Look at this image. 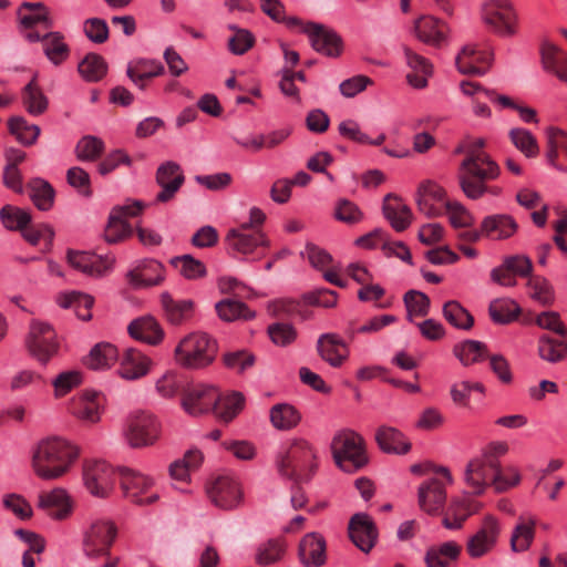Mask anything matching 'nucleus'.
<instances>
[{
  "instance_id": "obj_1",
  "label": "nucleus",
  "mask_w": 567,
  "mask_h": 567,
  "mask_svg": "<svg viewBox=\"0 0 567 567\" xmlns=\"http://www.w3.org/2000/svg\"><path fill=\"white\" fill-rule=\"evenodd\" d=\"M80 456V449L61 436L40 440L32 449L31 466L44 481H55L66 475Z\"/></svg>"
},
{
  "instance_id": "obj_2",
  "label": "nucleus",
  "mask_w": 567,
  "mask_h": 567,
  "mask_svg": "<svg viewBox=\"0 0 567 567\" xmlns=\"http://www.w3.org/2000/svg\"><path fill=\"white\" fill-rule=\"evenodd\" d=\"M501 174L498 164L484 151H466L465 158L458 168V184L464 195L473 200L485 194L497 195L498 187H488L487 183L495 181Z\"/></svg>"
},
{
  "instance_id": "obj_3",
  "label": "nucleus",
  "mask_w": 567,
  "mask_h": 567,
  "mask_svg": "<svg viewBox=\"0 0 567 567\" xmlns=\"http://www.w3.org/2000/svg\"><path fill=\"white\" fill-rule=\"evenodd\" d=\"M512 480L504 478L499 461L489 455H480L470 461L465 467L464 480L473 495H481L488 485L497 492H504L520 482V474L516 467H509Z\"/></svg>"
},
{
  "instance_id": "obj_4",
  "label": "nucleus",
  "mask_w": 567,
  "mask_h": 567,
  "mask_svg": "<svg viewBox=\"0 0 567 567\" xmlns=\"http://www.w3.org/2000/svg\"><path fill=\"white\" fill-rule=\"evenodd\" d=\"M276 467L281 476L310 480L318 468L317 450L306 439H293L288 451L277 455Z\"/></svg>"
},
{
  "instance_id": "obj_5",
  "label": "nucleus",
  "mask_w": 567,
  "mask_h": 567,
  "mask_svg": "<svg viewBox=\"0 0 567 567\" xmlns=\"http://www.w3.org/2000/svg\"><path fill=\"white\" fill-rule=\"evenodd\" d=\"M330 451L334 464L344 473H354L369 462L365 441L352 429L338 430L331 439Z\"/></svg>"
},
{
  "instance_id": "obj_6",
  "label": "nucleus",
  "mask_w": 567,
  "mask_h": 567,
  "mask_svg": "<svg viewBox=\"0 0 567 567\" xmlns=\"http://www.w3.org/2000/svg\"><path fill=\"white\" fill-rule=\"evenodd\" d=\"M217 349V341L213 337L194 331L179 340L174 349V360L185 369H204L214 362Z\"/></svg>"
},
{
  "instance_id": "obj_7",
  "label": "nucleus",
  "mask_w": 567,
  "mask_h": 567,
  "mask_svg": "<svg viewBox=\"0 0 567 567\" xmlns=\"http://www.w3.org/2000/svg\"><path fill=\"white\" fill-rule=\"evenodd\" d=\"M163 433L161 419L150 411L132 413L123 427V437L132 449H145L155 445Z\"/></svg>"
},
{
  "instance_id": "obj_8",
  "label": "nucleus",
  "mask_w": 567,
  "mask_h": 567,
  "mask_svg": "<svg viewBox=\"0 0 567 567\" xmlns=\"http://www.w3.org/2000/svg\"><path fill=\"white\" fill-rule=\"evenodd\" d=\"M117 537L116 524L106 517H92L82 529V550L91 559L109 556Z\"/></svg>"
},
{
  "instance_id": "obj_9",
  "label": "nucleus",
  "mask_w": 567,
  "mask_h": 567,
  "mask_svg": "<svg viewBox=\"0 0 567 567\" xmlns=\"http://www.w3.org/2000/svg\"><path fill=\"white\" fill-rule=\"evenodd\" d=\"M82 477L86 491L94 497L106 498L114 488L115 472L105 461H85Z\"/></svg>"
},
{
  "instance_id": "obj_10",
  "label": "nucleus",
  "mask_w": 567,
  "mask_h": 567,
  "mask_svg": "<svg viewBox=\"0 0 567 567\" xmlns=\"http://www.w3.org/2000/svg\"><path fill=\"white\" fill-rule=\"evenodd\" d=\"M28 348L33 358L41 364H47L59 349L55 332L51 324L33 321L30 326Z\"/></svg>"
},
{
  "instance_id": "obj_11",
  "label": "nucleus",
  "mask_w": 567,
  "mask_h": 567,
  "mask_svg": "<svg viewBox=\"0 0 567 567\" xmlns=\"http://www.w3.org/2000/svg\"><path fill=\"white\" fill-rule=\"evenodd\" d=\"M121 484L125 497L135 504H151L158 498V494L153 489L155 481L150 475L124 468Z\"/></svg>"
},
{
  "instance_id": "obj_12",
  "label": "nucleus",
  "mask_w": 567,
  "mask_h": 567,
  "mask_svg": "<svg viewBox=\"0 0 567 567\" xmlns=\"http://www.w3.org/2000/svg\"><path fill=\"white\" fill-rule=\"evenodd\" d=\"M207 495L210 502L221 509L237 508L244 499V493L239 481L233 476L224 475L215 478L207 486Z\"/></svg>"
},
{
  "instance_id": "obj_13",
  "label": "nucleus",
  "mask_w": 567,
  "mask_h": 567,
  "mask_svg": "<svg viewBox=\"0 0 567 567\" xmlns=\"http://www.w3.org/2000/svg\"><path fill=\"white\" fill-rule=\"evenodd\" d=\"M305 34L318 53L329 58H338L341 54L342 39L333 29L320 23H311L305 30Z\"/></svg>"
},
{
  "instance_id": "obj_14",
  "label": "nucleus",
  "mask_w": 567,
  "mask_h": 567,
  "mask_svg": "<svg viewBox=\"0 0 567 567\" xmlns=\"http://www.w3.org/2000/svg\"><path fill=\"white\" fill-rule=\"evenodd\" d=\"M246 225L240 228L230 229L225 237L227 251L233 256H246L256 250L257 247H268L269 240L264 233L249 234L246 231Z\"/></svg>"
},
{
  "instance_id": "obj_15",
  "label": "nucleus",
  "mask_w": 567,
  "mask_h": 567,
  "mask_svg": "<svg viewBox=\"0 0 567 567\" xmlns=\"http://www.w3.org/2000/svg\"><path fill=\"white\" fill-rule=\"evenodd\" d=\"M499 535L498 522L487 516L481 527L466 543V550L472 558H480L488 554L496 545Z\"/></svg>"
},
{
  "instance_id": "obj_16",
  "label": "nucleus",
  "mask_w": 567,
  "mask_h": 567,
  "mask_svg": "<svg viewBox=\"0 0 567 567\" xmlns=\"http://www.w3.org/2000/svg\"><path fill=\"white\" fill-rule=\"evenodd\" d=\"M218 390L213 385L197 384L186 391L182 406L186 413L198 416L208 413L217 403Z\"/></svg>"
},
{
  "instance_id": "obj_17",
  "label": "nucleus",
  "mask_w": 567,
  "mask_h": 567,
  "mask_svg": "<svg viewBox=\"0 0 567 567\" xmlns=\"http://www.w3.org/2000/svg\"><path fill=\"white\" fill-rule=\"evenodd\" d=\"M66 258L73 269L91 277H102L106 275L114 265L113 257L100 256L87 251L69 250Z\"/></svg>"
},
{
  "instance_id": "obj_18",
  "label": "nucleus",
  "mask_w": 567,
  "mask_h": 567,
  "mask_svg": "<svg viewBox=\"0 0 567 567\" xmlns=\"http://www.w3.org/2000/svg\"><path fill=\"white\" fill-rule=\"evenodd\" d=\"M38 507L55 520L68 519L73 512V499L62 487L43 492L38 496Z\"/></svg>"
},
{
  "instance_id": "obj_19",
  "label": "nucleus",
  "mask_w": 567,
  "mask_h": 567,
  "mask_svg": "<svg viewBox=\"0 0 567 567\" xmlns=\"http://www.w3.org/2000/svg\"><path fill=\"white\" fill-rule=\"evenodd\" d=\"M184 182L185 176L179 164L173 161L161 164L156 171V183L161 187L156 200L166 203L173 199Z\"/></svg>"
},
{
  "instance_id": "obj_20",
  "label": "nucleus",
  "mask_w": 567,
  "mask_h": 567,
  "mask_svg": "<svg viewBox=\"0 0 567 567\" xmlns=\"http://www.w3.org/2000/svg\"><path fill=\"white\" fill-rule=\"evenodd\" d=\"M117 360H120L117 374L126 381L144 378L153 367V360L134 348L126 349Z\"/></svg>"
},
{
  "instance_id": "obj_21",
  "label": "nucleus",
  "mask_w": 567,
  "mask_h": 567,
  "mask_svg": "<svg viewBox=\"0 0 567 567\" xmlns=\"http://www.w3.org/2000/svg\"><path fill=\"white\" fill-rule=\"evenodd\" d=\"M349 536L360 550L369 553L377 543L378 529L369 515L358 513L349 522Z\"/></svg>"
},
{
  "instance_id": "obj_22",
  "label": "nucleus",
  "mask_w": 567,
  "mask_h": 567,
  "mask_svg": "<svg viewBox=\"0 0 567 567\" xmlns=\"http://www.w3.org/2000/svg\"><path fill=\"white\" fill-rule=\"evenodd\" d=\"M298 556L303 567H321L327 560V542L316 532L306 534L298 548Z\"/></svg>"
},
{
  "instance_id": "obj_23",
  "label": "nucleus",
  "mask_w": 567,
  "mask_h": 567,
  "mask_svg": "<svg viewBox=\"0 0 567 567\" xmlns=\"http://www.w3.org/2000/svg\"><path fill=\"white\" fill-rule=\"evenodd\" d=\"M202 462L203 454L199 450H189L182 458L174 461L168 467L174 487L183 493L190 492L189 488H185L183 485L190 482L192 473L200 466Z\"/></svg>"
},
{
  "instance_id": "obj_24",
  "label": "nucleus",
  "mask_w": 567,
  "mask_h": 567,
  "mask_svg": "<svg viewBox=\"0 0 567 567\" xmlns=\"http://www.w3.org/2000/svg\"><path fill=\"white\" fill-rule=\"evenodd\" d=\"M484 238L493 241L508 240L518 231L516 219L509 214H492L482 219Z\"/></svg>"
},
{
  "instance_id": "obj_25",
  "label": "nucleus",
  "mask_w": 567,
  "mask_h": 567,
  "mask_svg": "<svg viewBox=\"0 0 567 567\" xmlns=\"http://www.w3.org/2000/svg\"><path fill=\"white\" fill-rule=\"evenodd\" d=\"M415 37L427 45L441 48L447 41L449 27L441 20L424 16L414 21Z\"/></svg>"
},
{
  "instance_id": "obj_26",
  "label": "nucleus",
  "mask_w": 567,
  "mask_h": 567,
  "mask_svg": "<svg viewBox=\"0 0 567 567\" xmlns=\"http://www.w3.org/2000/svg\"><path fill=\"white\" fill-rule=\"evenodd\" d=\"M103 396L95 391H84L71 404V413L85 424H94L101 420Z\"/></svg>"
},
{
  "instance_id": "obj_27",
  "label": "nucleus",
  "mask_w": 567,
  "mask_h": 567,
  "mask_svg": "<svg viewBox=\"0 0 567 567\" xmlns=\"http://www.w3.org/2000/svg\"><path fill=\"white\" fill-rule=\"evenodd\" d=\"M415 200L422 214L434 217L442 213V205L446 203L445 192L436 183L426 181L419 186Z\"/></svg>"
},
{
  "instance_id": "obj_28",
  "label": "nucleus",
  "mask_w": 567,
  "mask_h": 567,
  "mask_svg": "<svg viewBox=\"0 0 567 567\" xmlns=\"http://www.w3.org/2000/svg\"><path fill=\"white\" fill-rule=\"evenodd\" d=\"M547 163L558 171L567 172V132L558 127H548L545 131Z\"/></svg>"
},
{
  "instance_id": "obj_29",
  "label": "nucleus",
  "mask_w": 567,
  "mask_h": 567,
  "mask_svg": "<svg viewBox=\"0 0 567 567\" xmlns=\"http://www.w3.org/2000/svg\"><path fill=\"white\" fill-rule=\"evenodd\" d=\"M318 352L332 368H339L349 357L346 342L336 333H323L317 341Z\"/></svg>"
},
{
  "instance_id": "obj_30",
  "label": "nucleus",
  "mask_w": 567,
  "mask_h": 567,
  "mask_svg": "<svg viewBox=\"0 0 567 567\" xmlns=\"http://www.w3.org/2000/svg\"><path fill=\"white\" fill-rule=\"evenodd\" d=\"M375 442L379 449L386 454L405 455L411 451V442L396 427L381 425L375 431Z\"/></svg>"
},
{
  "instance_id": "obj_31",
  "label": "nucleus",
  "mask_w": 567,
  "mask_h": 567,
  "mask_svg": "<svg viewBox=\"0 0 567 567\" xmlns=\"http://www.w3.org/2000/svg\"><path fill=\"white\" fill-rule=\"evenodd\" d=\"M127 278L136 288L157 286L164 280V267L157 260L145 259L128 271Z\"/></svg>"
},
{
  "instance_id": "obj_32",
  "label": "nucleus",
  "mask_w": 567,
  "mask_h": 567,
  "mask_svg": "<svg viewBox=\"0 0 567 567\" xmlns=\"http://www.w3.org/2000/svg\"><path fill=\"white\" fill-rule=\"evenodd\" d=\"M130 336L138 341L151 346L159 344L165 332L157 320L151 316L133 320L127 327Z\"/></svg>"
},
{
  "instance_id": "obj_33",
  "label": "nucleus",
  "mask_w": 567,
  "mask_h": 567,
  "mask_svg": "<svg viewBox=\"0 0 567 567\" xmlns=\"http://www.w3.org/2000/svg\"><path fill=\"white\" fill-rule=\"evenodd\" d=\"M478 509V504L470 496L464 495L451 502L442 519L447 529H460L464 522Z\"/></svg>"
},
{
  "instance_id": "obj_34",
  "label": "nucleus",
  "mask_w": 567,
  "mask_h": 567,
  "mask_svg": "<svg viewBox=\"0 0 567 567\" xmlns=\"http://www.w3.org/2000/svg\"><path fill=\"white\" fill-rule=\"evenodd\" d=\"M445 499V486L437 478H431L419 487L420 507L429 514L437 513L443 507Z\"/></svg>"
},
{
  "instance_id": "obj_35",
  "label": "nucleus",
  "mask_w": 567,
  "mask_h": 567,
  "mask_svg": "<svg viewBox=\"0 0 567 567\" xmlns=\"http://www.w3.org/2000/svg\"><path fill=\"white\" fill-rule=\"evenodd\" d=\"M383 215L396 231L405 230L412 223V212L400 198L386 195L383 203Z\"/></svg>"
},
{
  "instance_id": "obj_36",
  "label": "nucleus",
  "mask_w": 567,
  "mask_h": 567,
  "mask_svg": "<svg viewBox=\"0 0 567 567\" xmlns=\"http://www.w3.org/2000/svg\"><path fill=\"white\" fill-rule=\"evenodd\" d=\"M403 51L406 63L413 71L406 75L409 84L415 89H424L427 85L429 76L433 72L432 64L426 58L413 52L409 48H404Z\"/></svg>"
},
{
  "instance_id": "obj_37",
  "label": "nucleus",
  "mask_w": 567,
  "mask_h": 567,
  "mask_svg": "<svg viewBox=\"0 0 567 567\" xmlns=\"http://www.w3.org/2000/svg\"><path fill=\"white\" fill-rule=\"evenodd\" d=\"M462 547L454 540L433 545L426 549L424 561L426 567H450L461 555Z\"/></svg>"
},
{
  "instance_id": "obj_38",
  "label": "nucleus",
  "mask_w": 567,
  "mask_h": 567,
  "mask_svg": "<svg viewBox=\"0 0 567 567\" xmlns=\"http://www.w3.org/2000/svg\"><path fill=\"white\" fill-rule=\"evenodd\" d=\"M161 305L166 320L174 326L189 319L194 309V302L190 299L175 300L168 292L161 295Z\"/></svg>"
},
{
  "instance_id": "obj_39",
  "label": "nucleus",
  "mask_w": 567,
  "mask_h": 567,
  "mask_svg": "<svg viewBox=\"0 0 567 567\" xmlns=\"http://www.w3.org/2000/svg\"><path fill=\"white\" fill-rule=\"evenodd\" d=\"M540 53L544 69L567 82V53L549 41L543 42Z\"/></svg>"
},
{
  "instance_id": "obj_40",
  "label": "nucleus",
  "mask_w": 567,
  "mask_h": 567,
  "mask_svg": "<svg viewBox=\"0 0 567 567\" xmlns=\"http://www.w3.org/2000/svg\"><path fill=\"white\" fill-rule=\"evenodd\" d=\"M118 359L115 346L109 342L95 344L84 359V364L91 370L110 369Z\"/></svg>"
},
{
  "instance_id": "obj_41",
  "label": "nucleus",
  "mask_w": 567,
  "mask_h": 567,
  "mask_svg": "<svg viewBox=\"0 0 567 567\" xmlns=\"http://www.w3.org/2000/svg\"><path fill=\"white\" fill-rule=\"evenodd\" d=\"M269 419L276 430L289 431L300 423L301 414L289 403H278L270 408Z\"/></svg>"
},
{
  "instance_id": "obj_42",
  "label": "nucleus",
  "mask_w": 567,
  "mask_h": 567,
  "mask_svg": "<svg viewBox=\"0 0 567 567\" xmlns=\"http://www.w3.org/2000/svg\"><path fill=\"white\" fill-rule=\"evenodd\" d=\"M535 517L519 516L511 536V547L513 551H525L530 547L535 536Z\"/></svg>"
},
{
  "instance_id": "obj_43",
  "label": "nucleus",
  "mask_w": 567,
  "mask_h": 567,
  "mask_svg": "<svg viewBox=\"0 0 567 567\" xmlns=\"http://www.w3.org/2000/svg\"><path fill=\"white\" fill-rule=\"evenodd\" d=\"M61 308H73L79 319L87 321L92 318L91 308L94 303L92 296L79 291L61 293L56 298Z\"/></svg>"
},
{
  "instance_id": "obj_44",
  "label": "nucleus",
  "mask_w": 567,
  "mask_h": 567,
  "mask_svg": "<svg viewBox=\"0 0 567 567\" xmlns=\"http://www.w3.org/2000/svg\"><path fill=\"white\" fill-rule=\"evenodd\" d=\"M538 354L549 363L563 361L567 355V334L556 339L547 334L540 336L538 339Z\"/></svg>"
},
{
  "instance_id": "obj_45",
  "label": "nucleus",
  "mask_w": 567,
  "mask_h": 567,
  "mask_svg": "<svg viewBox=\"0 0 567 567\" xmlns=\"http://www.w3.org/2000/svg\"><path fill=\"white\" fill-rule=\"evenodd\" d=\"M486 22L501 35H512L515 33L516 13L508 1H502L497 10L486 18Z\"/></svg>"
},
{
  "instance_id": "obj_46",
  "label": "nucleus",
  "mask_w": 567,
  "mask_h": 567,
  "mask_svg": "<svg viewBox=\"0 0 567 567\" xmlns=\"http://www.w3.org/2000/svg\"><path fill=\"white\" fill-rule=\"evenodd\" d=\"M28 188L30 198L38 209L48 212L53 207L55 190L48 181L40 177L32 178Z\"/></svg>"
},
{
  "instance_id": "obj_47",
  "label": "nucleus",
  "mask_w": 567,
  "mask_h": 567,
  "mask_svg": "<svg viewBox=\"0 0 567 567\" xmlns=\"http://www.w3.org/2000/svg\"><path fill=\"white\" fill-rule=\"evenodd\" d=\"M22 8L29 10L28 13L19 11L20 22L24 29H49L52 27L53 22L49 16V10L43 3H23Z\"/></svg>"
},
{
  "instance_id": "obj_48",
  "label": "nucleus",
  "mask_w": 567,
  "mask_h": 567,
  "mask_svg": "<svg viewBox=\"0 0 567 567\" xmlns=\"http://www.w3.org/2000/svg\"><path fill=\"white\" fill-rule=\"evenodd\" d=\"M43 51L48 60L54 65L62 64L70 54V48L60 32L43 34Z\"/></svg>"
},
{
  "instance_id": "obj_49",
  "label": "nucleus",
  "mask_w": 567,
  "mask_h": 567,
  "mask_svg": "<svg viewBox=\"0 0 567 567\" xmlns=\"http://www.w3.org/2000/svg\"><path fill=\"white\" fill-rule=\"evenodd\" d=\"M22 103L27 112L33 116L43 114L49 105L48 97L34 80L30 81L24 86L22 92Z\"/></svg>"
},
{
  "instance_id": "obj_50",
  "label": "nucleus",
  "mask_w": 567,
  "mask_h": 567,
  "mask_svg": "<svg viewBox=\"0 0 567 567\" xmlns=\"http://www.w3.org/2000/svg\"><path fill=\"white\" fill-rule=\"evenodd\" d=\"M453 353L466 367L482 361L487 351L486 346L481 341L464 340L453 347Z\"/></svg>"
},
{
  "instance_id": "obj_51",
  "label": "nucleus",
  "mask_w": 567,
  "mask_h": 567,
  "mask_svg": "<svg viewBox=\"0 0 567 567\" xmlns=\"http://www.w3.org/2000/svg\"><path fill=\"white\" fill-rule=\"evenodd\" d=\"M218 317L227 322L238 319L249 320L255 318V311L250 310L244 302L234 299H224L215 306Z\"/></svg>"
},
{
  "instance_id": "obj_52",
  "label": "nucleus",
  "mask_w": 567,
  "mask_h": 567,
  "mask_svg": "<svg viewBox=\"0 0 567 567\" xmlns=\"http://www.w3.org/2000/svg\"><path fill=\"white\" fill-rule=\"evenodd\" d=\"M488 311L494 322L505 324L519 316L520 308L513 299L499 298L489 303Z\"/></svg>"
},
{
  "instance_id": "obj_53",
  "label": "nucleus",
  "mask_w": 567,
  "mask_h": 567,
  "mask_svg": "<svg viewBox=\"0 0 567 567\" xmlns=\"http://www.w3.org/2000/svg\"><path fill=\"white\" fill-rule=\"evenodd\" d=\"M243 406L244 396L238 392H234L225 396L218 394L217 403L212 411L221 421L229 422L239 413Z\"/></svg>"
},
{
  "instance_id": "obj_54",
  "label": "nucleus",
  "mask_w": 567,
  "mask_h": 567,
  "mask_svg": "<svg viewBox=\"0 0 567 567\" xmlns=\"http://www.w3.org/2000/svg\"><path fill=\"white\" fill-rule=\"evenodd\" d=\"M8 125L10 133L25 146L33 145L41 132L37 124H30L25 118L21 116L10 118Z\"/></svg>"
},
{
  "instance_id": "obj_55",
  "label": "nucleus",
  "mask_w": 567,
  "mask_h": 567,
  "mask_svg": "<svg viewBox=\"0 0 567 567\" xmlns=\"http://www.w3.org/2000/svg\"><path fill=\"white\" fill-rule=\"evenodd\" d=\"M443 316L456 329L470 330L474 323L472 315L455 300L443 306Z\"/></svg>"
},
{
  "instance_id": "obj_56",
  "label": "nucleus",
  "mask_w": 567,
  "mask_h": 567,
  "mask_svg": "<svg viewBox=\"0 0 567 567\" xmlns=\"http://www.w3.org/2000/svg\"><path fill=\"white\" fill-rule=\"evenodd\" d=\"M78 70L85 81L97 82L106 74L107 65L101 55L91 53L79 63Z\"/></svg>"
},
{
  "instance_id": "obj_57",
  "label": "nucleus",
  "mask_w": 567,
  "mask_h": 567,
  "mask_svg": "<svg viewBox=\"0 0 567 567\" xmlns=\"http://www.w3.org/2000/svg\"><path fill=\"white\" fill-rule=\"evenodd\" d=\"M508 135L514 146L522 152L525 157L534 158L539 154V146L536 137L526 128H512Z\"/></svg>"
},
{
  "instance_id": "obj_58",
  "label": "nucleus",
  "mask_w": 567,
  "mask_h": 567,
  "mask_svg": "<svg viewBox=\"0 0 567 567\" xmlns=\"http://www.w3.org/2000/svg\"><path fill=\"white\" fill-rule=\"evenodd\" d=\"M403 301L406 308L409 321H413V317H424L430 312V299L421 291H408L404 295Z\"/></svg>"
},
{
  "instance_id": "obj_59",
  "label": "nucleus",
  "mask_w": 567,
  "mask_h": 567,
  "mask_svg": "<svg viewBox=\"0 0 567 567\" xmlns=\"http://www.w3.org/2000/svg\"><path fill=\"white\" fill-rule=\"evenodd\" d=\"M172 264L179 270L186 279L196 280L206 276V266L190 255L175 257Z\"/></svg>"
},
{
  "instance_id": "obj_60",
  "label": "nucleus",
  "mask_w": 567,
  "mask_h": 567,
  "mask_svg": "<svg viewBox=\"0 0 567 567\" xmlns=\"http://www.w3.org/2000/svg\"><path fill=\"white\" fill-rule=\"evenodd\" d=\"M104 151V142L92 135L83 136L76 144L75 153L80 161L93 162Z\"/></svg>"
},
{
  "instance_id": "obj_61",
  "label": "nucleus",
  "mask_w": 567,
  "mask_h": 567,
  "mask_svg": "<svg viewBox=\"0 0 567 567\" xmlns=\"http://www.w3.org/2000/svg\"><path fill=\"white\" fill-rule=\"evenodd\" d=\"M0 219L7 229L17 230L23 229L31 221V216L24 209L6 205L0 209Z\"/></svg>"
},
{
  "instance_id": "obj_62",
  "label": "nucleus",
  "mask_w": 567,
  "mask_h": 567,
  "mask_svg": "<svg viewBox=\"0 0 567 567\" xmlns=\"http://www.w3.org/2000/svg\"><path fill=\"white\" fill-rule=\"evenodd\" d=\"M83 381V375L79 370H68L59 373L52 381L54 395L61 398L66 395Z\"/></svg>"
},
{
  "instance_id": "obj_63",
  "label": "nucleus",
  "mask_w": 567,
  "mask_h": 567,
  "mask_svg": "<svg viewBox=\"0 0 567 567\" xmlns=\"http://www.w3.org/2000/svg\"><path fill=\"white\" fill-rule=\"evenodd\" d=\"M132 235V227L126 220L109 215V221L104 230V238L109 244H117Z\"/></svg>"
},
{
  "instance_id": "obj_64",
  "label": "nucleus",
  "mask_w": 567,
  "mask_h": 567,
  "mask_svg": "<svg viewBox=\"0 0 567 567\" xmlns=\"http://www.w3.org/2000/svg\"><path fill=\"white\" fill-rule=\"evenodd\" d=\"M229 29L234 32L228 39L229 51L236 55L246 53L255 43L252 33L236 25H229Z\"/></svg>"
}]
</instances>
